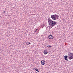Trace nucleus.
<instances>
[{
  "instance_id": "f257e3e1",
  "label": "nucleus",
  "mask_w": 73,
  "mask_h": 73,
  "mask_svg": "<svg viewBox=\"0 0 73 73\" xmlns=\"http://www.w3.org/2000/svg\"><path fill=\"white\" fill-rule=\"evenodd\" d=\"M48 23L50 26H55V25H57V24H56V21H54L50 19H48Z\"/></svg>"
},
{
  "instance_id": "f03ea898",
  "label": "nucleus",
  "mask_w": 73,
  "mask_h": 73,
  "mask_svg": "<svg viewBox=\"0 0 73 73\" xmlns=\"http://www.w3.org/2000/svg\"><path fill=\"white\" fill-rule=\"evenodd\" d=\"M51 17L52 20H56L58 19V16L57 15L55 14L54 15H51Z\"/></svg>"
},
{
  "instance_id": "7ed1b4c3",
  "label": "nucleus",
  "mask_w": 73,
  "mask_h": 73,
  "mask_svg": "<svg viewBox=\"0 0 73 73\" xmlns=\"http://www.w3.org/2000/svg\"><path fill=\"white\" fill-rule=\"evenodd\" d=\"M70 54H68V59L69 60H72V59H73V53L71 52Z\"/></svg>"
},
{
  "instance_id": "20e7f679",
  "label": "nucleus",
  "mask_w": 73,
  "mask_h": 73,
  "mask_svg": "<svg viewBox=\"0 0 73 73\" xmlns=\"http://www.w3.org/2000/svg\"><path fill=\"white\" fill-rule=\"evenodd\" d=\"M48 38H49V39H52L54 38V37H53V36L52 35H49L48 36Z\"/></svg>"
},
{
  "instance_id": "39448f33",
  "label": "nucleus",
  "mask_w": 73,
  "mask_h": 73,
  "mask_svg": "<svg viewBox=\"0 0 73 73\" xmlns=\"http://www.w3.org/2000/svg\"><path fill=\"white\" fill-rule=\"evenodd\" d=\"M45 60H42L41 61V65H45Z\"/></svg>"
},
{
  "instance_id": "423d86ee",
  "label": "nucleus",
  "mask_w": 73,
  "mask_h": 73,
  "mask_svg": "<svg viewBox=\"0 0 73 73\" xmlns=\"http://www.w3.org/2000/svg\"><path fill=\"white\" fill-rule=\"evenodd\" d=\"M64 59L66 61H69L68 60V56H65L64 57Z\"/></svg>"
},
{
  "instance_id": "0eeeda50",
  "label": "nucleus",
  "mask_w": 73,
  "mask_h": 73,
  "mask_svg": "<svg viewBox=\"0 0 73 73\" xmlns=\"http://www.w3.org/2000/svg\"><path fill=\"white\" fill-rule=\"evenodd\" d=\"M48 54V51L46 50H45L44 51V54Z\"/></svg>"
},
{
  "instance_id": "6e6552de",
  "label": "nucleus",
  "mask_w": 73,
  "mask_h": 73,
  "mask_svg": "<svg viewBox=\"0 0 73 73\" xmlns=\"http://www.w3.org/2000/svg\"><path fill=\"white\" fill-rule=\"evenodd\" d=\"M35 70L38 72H40V71L38 70V69L36 68H34Z\"/></svg>"
},
{
  "instance_id": "1a4fd4ad",
  "label": "nucleus",
  "mask_w": 73,
  "mask_h": 73,
  "mask_svg": "<svg viewBox=\"0 0 73 73\" xmlns=\"http://www.w3.org/2000/svg\"><path fill=\"white\" fill-rule=\"evenodd\" d=\"M47 47H48V48H52V46H51L48 45L47 46Z\"/></svg>"
},
{
  "instance_id": "9d476101",
  "label": "nucleus",
  "mask_w": 73,
  "mask_h": 73,
  "mask_svg": "<svg viewBox=\"0 0 73 73\" xmlns=\"http://www.w3.org/2000/svg\"><path fill=\"white\" fill-rule=\"evenodd\" d=\"M28 45H29V44H31V42H28Z\"/></svg>"
},
{
  "instance_id": "9b49d317",
  "label": "nucleus",
  "mask_w": 73,
  "mask_h": 73,
  "mask_svg": "<svg viewBox=\"0 0 73 73\" xmlns=\"http://www.w3.org/2000/svg\"><path fill=\"white\" fill-rule=\"evenodd\" d=\"M26 44H27V45H28V42H26Z\"/></svg>"
},
{
  "instance_id": "f8f14e48",
  "label": "nucleus",
  "mask_w": 73,
  "mask_h": 73,
  "mask_svg": "<svg viewBox=\"0 0 73 73\" xmlns=\"http://www.w3.org/2000/svg\"><path fill=\"white\" fill-rule=\"evenodd\" d=\"M53 27V26H51V27H50V28H52Z\"/></svg>"
},
{
  "instance_id": "ddd939ff",
  "label": "nucleus",
  "mask_w": 73,
  "mask_h": 73,
  "mask_svg": "<svg viewBox=\"0 0 73 73\" xmlns=\"http://www.w3.org/2000/svg\"><path fill=\"white\" fill-rule=\"evenodd\" d=\"M37 31V30H35V32H36V31Z\"/></svg>"
},
{
  "instance_id": "4468645a",
  "label": "nucleus",
  "mask_w": 73,
  "mask_h": 73,
  "mask_svg": "<svg viewBox=\"0 0 73 73\" xmlns=\"http://www.w3.org/2000/svg\"><path fill=\"white\" fill-rule=\"evenodd\" d=\"M4 13H5V12H4Z\"/></svg>"
}]
</instances>
